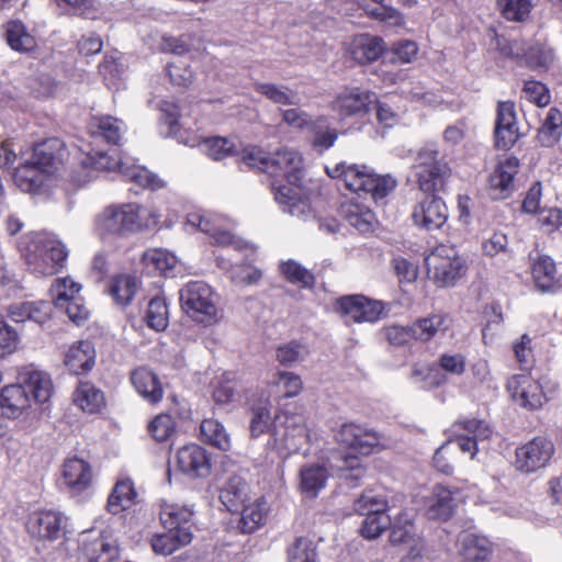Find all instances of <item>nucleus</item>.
<instances>
[{
	"label": "nucleus",
	"mask_w": 562,
	"mask_h": 562,
	"mask_svg": "<svg viewBox=\"0 0 562 562\" xmlns=\"http://www.w3.org/2000/svg\"><path fill=\"white\" fill-rule=\"evenodd\" d=\"M80 543L89 562H112L119 557L116 540L109 536L101 535L90 539V532L86 531L82 533Z\"/></svg>",
	"instance_id": "nucleus-23"
},
{
	"label": "nucleus",
	"mask_w": 562,
	"mask_h": 562,
	"mask_svg": "<svg viewBox=\"0 0 562 562\" xmlns=\"http://www.w3.org/2000/svg\"><path fill=\"white\" fill-rule=\"evenodd\" d=\"M532 276L537 286L546 291H555L560 288L557 279L554 261L548 256H540L532 265Z\"/></svg>",
	"instance_id": "nucleus-38"
},
{
	"label": "nucleus",
	"mask_w": 562,
	"mask_h": 562,
	"mask_svg": "<svg viewBox=\"0 0 562 562\" xmlns=\"http://www.w3.org/2000/svg\"><path fill=\"white\" fill-rule=\"evenodd\" d=\"M4 37L8 45L16 52L25 53L36 47L34 36L20 21H10L4 25Z\"/></svg>",
	"instance_id": "nucleus-42"
},
{
	"label": "nucleus",
	"mask_w": 562,
	"mask_h": 562,
	"mask_svg": "<svg viewBox=\"0 0 562 562\" xmlns=\"http://www.w3.org/2000/svg\"><path fill=\"white\" fill-rule=\"evenodd\" d=\"M120 173L126 180L132 181L142 188L156 190L164 187L162 180H160L157 175L153 173L145 167L131 165L127 161L121 162Z\"/></svg>",
	"instance_id": "nucleus-46"
},
{
	"label": "nucleus",
	"mask_w": 562,
	"mask_h": 562,
	"mask_svg": "<svg viewBox=\"0 0 562 562\" xmlns=\"http://www.w3.org/2000/svg\"><path fill=\"white\" fill-rule=\"evenodd\" d=\"M289 562H316V549L307 538L300 537L289 548Z\"/></svg>",
	"instance_id": "nucleus-62"
},
{
	"label": "nucleus",
	"mask_w": 562,
	"mask_h": 562,
	"mask_svg": "<svg viewBox=\"0 0 562 562\" xmlns=\"http://www.w3.org/2000/svg\"><path fill=\"white\" fill-rule=\"evenodd\" d=\"M335 439L351 452L362 456L372 453L380 443V437L375 431L353 423L344 424L336 432Z\"/></svg>",
	"instance_id": "nucleus-14"
},
{
	"label": "nucleus",
	"mask_w": 562,
	"mask_h": 562,
	"mask_svg": "<svg viewBox=\"0 0 562 562\" xmlns=\"http://www.w3.org/2000/svg\"><path fill=\"white\" fill-rule=\"evenodd\" d=\"M13 179L22 191L36 192L44 186L46 173L32 161H26L15 169Z\"/></svg>",
	"instance_id": "nucleus-41"
},
{
	"label": "nucleus",
	"mask_w": 562,
	"mask_h": 562,
	"mask_svg": "<svg viewBox=\"0 0 562 562\" xmlns=\"http://www.w3.org/2000/svg\"><path fill=\"white\" fill-rule=\"evenodd\" d=\"M341 212L347 222L360 233H368L373 229L375 216L368 206L348 202L342 205Z\"/></svg>",
	"instance_id": "nucleus-40"
},
{
	"label": "nucleus",
	"mask_w": 562,
	"mask_h": 562,
	"mask_svg": "<svg viewBox=\"0 0 562 562\" xmlns=\"http://www.w3.org/2000/svg\"><path fill=\"white\" fill-rule=\"evenodd\" d=\"M19 248L29 269L40 276H53L64 268L68 250L50 233L40 232L24 235Z\"/></svg>",
	"instance_id": "nucleus-3"
},
{
	"label": "nucleus",
	"mask_w": 562,
	"mask_h": 562,
	"mask_svg": "<svg viewBox=\"0 0 562 562\" xmlns=\"http://www.w3.org/2000/svg\"><path fill=\"white\" fill-rule=\"evenodd\" d=\"M124 160L115 159L105 151L89 153L83 164L90 168L100 171H117L120 173V165Z\"/></svg>",
	"instance_id": "nucleus-64"
},
{
	"label": "nucleus",
	"mask_w": 562,
	"mask_h": 562,
	"mask_svg": "<svg viewBox=\"0 0 562 562\" xmlns=\"http://www.w3.org/2000/svg\"><path fill=\"white\" fill-rule=\"evenodd\" d=\"M519 160L507 157L499 161L488 178L490 194L495 200L506 199L514 189V177L518 172Z\"/></svg>",
	"instance_id": "nucleus-20"
},
{
	"label": "nucleus",
	"mask_w": 562,
	"mask_h": 562,
	"mask_svg": "<svg viewBox=\"0 0 562 562\" xmlns=\"http://www.w3.org/2000/svg\"><path fill=\"white\" fill-rule=\"evenodd\" d=\"M142 261L148 272L166 273L177 263L176 257L160 248L148 249L143 254Z\"/></svg>",
	"instance_id": "nucleus-52"
},
{
	"label": "nucleus",
	"mask_w": 562,
	"mask_h": 562,
	"mask_svg": "<svg viewBox=\"0 0 562 562\" xmlns=\"http://www.w3.org/2000/svg\"><path fill=\"white\" fill-rule=\"evenodd\" d=\"M74 402L83 412L93 414L101 409L104 397L102 392L90 382H80L74 393Z\"/></svg>",
	"instance_id": "nucleus-45"
},
{
	"label": "nucleus",
	"mask_w": 562,
	"mask_h": 562,
	"mask_svg": "<svg viewBox=\"0 0 562 562\" xmlns=\"http://www.w3.org/2000/svg\"><path fill=\"white\" fill-rule=\"evenodd\" d=\"M65 292L58 294L57 308L65 311L68 317L77 325L85 322L89 315V311L86 305L81 302V299L77 296L74 300L66 301Z\"/></svg>",
	"instance_id": "nucleus-63"
},
{
	"label": "nucleus",
	"mask_w": 562,
	"mask_h": 562,
	"mask_svg": "<svg viewBox=\"0 0 562 562\" xmlns=\"http://www.w3.org/2000/svg\"><path fill=\"white\" fill-rule=\"evenodd\" d=\"M220 268L227 270L229 278L236 284L250 285L258 282L262 273L260 270L248 265H229L224 258H216Z\"/></svg>",
	"instance_id": "nucleus-50"
},
{
	"label": "nucleus",
	"mask_w": 562,
	"mask_h": 562,
	"mask_svg": "<svg viewBox=\"0 0 562 562\" xmlns=\"http://www.w3.org/2000/svg\"><path fill=\"white\" fill-rule=\"evenodd\" d=\"M63 144L57 138L36 144L33 148L32 162L45 173H49L61 159L59 153Z\"/></svg>",
	"instance_id": "nucleus-36"
},
{
	"label": "nucleus",
	"mask_w": 562,
	"mask_h": 562,
	"mask_svg": "<svg viewBox=\"0 0 562 562\" xmlns=\"http://www.w3.org/2000/svg\"><path fill=\"white\" fill-rule=\"evenodd\" d=\"M524 56L522 65L535 70L548 69L554 59L553 50L540 45L528 46Z\"/></svg>",
	"instance_id": "nucleus-59"
},
{
	"label": "nucleus",
	"mask_w": 562,
	"mask_h": 562,
	"mask_svg": "<svg viewBox=\"0 0 562 562\" xmlns=\"http://www.w3.org/2000/svg\"><path fill=\"white\" fill-rule=\"evenodd\" d=\"M158 224V216L137 203L111 204L95 217L94 228L103 240L128 237L150 229Z\"/></svg>",
	"instance_id": "nucleus-2"
},
{
	"label": "nucleus",
	"mask_w": 562,
	"mask_h": 562,
	"mask_svg": "<svg viewBox=\"0 0 562 562\" xmlns=\"http://www.w3.org/2000/svg\"><path fill=\"white\" fill-rule=\"evenodd\" d=\"M429 278L439 288H448L465 273V261L453 247L437 246L425 259Z\"/></svg>",
	"instance_id": "nucleus-7"
},
{
	"label": "nucleus",
	"mask_w": 562,
	"mask_h": 562,
	"mask_svg": "<svg viewBox=\"0 0 562 562\" xmlns=\"http://www.w3.org/2000/svg\"><path fill=\"white\" fill-rule=\"evenodd\" d=\"M131 382L139 395L150 403L162 398V387L156 374L147 368H137L131 374Z\"/></svg>",
	"instance_id": "nucleus-32"
},
{
	"label": "nucleus",
	"mask_w": 562,
	"mask_h": 562,
	"mask_svg": "<svg viewBox=\"0 0 562 562\" xmlns=\"http://www.w3.org/2000/svg\"><path fill=\"white\" fill-rule=\"evenodd\" d=\"M95 358L93 346L88 340H81L72 345L65 357V364L75 374H81L91 370Z\"/></svg>",
	"instance_id": "nucleus-33"
},
{
	"label": "nucleus",
	"mask_w": 562,
	"mask_h": 562,
	"mask_svg": "<svg viewBox=\"0 0 562 562\" xmlns=\"http://www.w3.org/2000/svg\"><path fill=\"white\" fill-rule=\"evenodd\" d=\"M562 136V112L551 108L538 131V142L544 147L555 145Z\"/></svg>",
	"instance_id": "nucleus-44"
},
{
	"label": "nucleus",
	"mask_w": 562,
	"mask_h": 562,
	"mask_svg": "<svg viewBox=\"0 0 562 562\" xmlns=\"http://www.w3.org/2000/svg\"><path fill=\"white\" fill-rule=\"evenodd\" d=\"M265 502L246 503L240 507V529L243 532L250 533L255 531L263 521L266 509Z\"/></svg>",
	"instance_id": "nucleus-55"
},
{
	"label": "nucleus",
	"mask_w": 562,
	"mask_h": 562,
	"mask_svg": "<svg viewBox=\"0 0 562 562\" xmlns=\"http://www.w3.org/2000/svg\"><path fill=\"white\" fill-rule=\"evenodd\" d=\"M497 5L508 21H525L532 8L531 0H497Z\"/></svg>",
	"instance_id": "nucleus-60"
},
{
	"label": "nucleus",
	"mask_w": 562,
	"mask_h": 562,
	"mask_svg": "<svg viewBox=\"0 0 562 562\" xmlns=\"http://www.w3.org/2000/svg\"><path fill=\"white\" fill-rule=\"evenodd\" d=\"M416 535L412 518L402 513L391 528L389 540L393 546L407 544Z\"/></svg>",
	"instance_id": "nucleus-57"
},
{
	"label": "nucleus",
	"mask_w": 562,
	"mask_h": 562,
	"mask_svg": "<svg viewBox=\"0 0 562 562\" xmlns=\"http://www.w3.org/2000/svg\"><path fill=\"white\" fill-rule=\"evenodd\" d=\"M66 518L56 510H37L31 514L27 530L40 539H58L65 527Z\"/></svg>",
	"instance_id": "nucleus-18"
},
{
	"label": "nucleus",
	"mask_w": 562,
	"mask_h": 562,
	"mask_svg": "<svg viewBox=\"0 0 562 562\" xmlns=\"http://www.w3.org/2000/svg\"><path fill=\"white\" fill-rule=\"evenodd\" d=\"M192 537V532L186 528L180 530L167 529L166 532L153 537L151 548L157 554L169 555L180 547L189 544Z\"/></svg>",
	"instance_id": "nucleus-35"
},
{
	"label": "nucleus",
	"mask_w": 562,
	"mask_h": 562,
	"mask_svg": "<svg viewBox=\"0 0 562 562\" xmlns=\"http://www.w3.org/2000/svg\"><path fill=\"white\" fill-rule=\"evenodd\" d=\"M53 394L50 376L41 370L25 369L19 376V383L4 386L0 392V408L10 419L25 415L32 402L46 403Z\"/></svg>",
	"instance_id": "nucleus-1"
},
{
	"label": "nucleus",
	"mask_w": 562,
	"mask_h": 562,
	"mask_svg": "<svg viewBox=\"0 0 562 562\" xmlns=\"http://www.w3.org/2000/svg\"><path fill=\"white\" fill-rule=\"evenodd\" d=\"M193 510L177 504H164L160 509V521L166 529L180 530L186 528L192 532L191 518Z\"/></svg>",
	"instance_id": "nucleus-37"
},
{
	"label": "nucleus",
	"mask_w": 562,
	"mask_h": 562,
	"mask_svg": "<svg viewBox=\"0 0 562 562\" xmlns=\"http://www.w3.org/2000/svg\"><path fill=\"white\" fill-rule=\"evenodd\" d=\"M447 316L443 314H431L416 319L411 324L412 336L414 340L429 341L439 330L446 329Z\"/></svg>",
	"instance_id": "nucleus-43"
},
{
	"label": "nucleus",
	"mask_w": 562,
	"mask_h": 562,
	"mask_svg": "<svg viewBox=\"0 0 562 562\" xmlns=\"http://www.w3.org/2000/svg\"><path fill=\"white\" fill-rule=\"evenodd\" d=\"M188 224L198 227L201 232L209 235L218 246H233L239 250L245 247V243L236 238L228 231L223 229L217 220L200 213H191L188 216Z\"/></svg>",
	"instance_id": "nucleus-22"
},
{
	"label": "nucleus",
	"mask_w": 562,
	"mask_h": 562,
	"mask_svg": "<svg viewBox=\"0 0 562 562\" xmlns=\"http://www.w3.org/2000/svg\"><path fill=\"white\" fill-rule=\"evenodd\" d=\"M312 135V144L318 151H324L331 147L337 139V133L334 128L328 126L327 121L324 117L315 120L311 128L308 130Z\"/></svg>",
	"instance_id": "nucleus-56"
},
{
	"label": "nucleus",
	"mask_w": 562,
	"mask_h": 562,
	"mask_svg": "<svg viewBox=\"0 0 562 562\" xmlns=\"http://www.w3.org/2000/svg\"><path fill=\"white\" fill-rule=\"evenodd\" d=\"M9 317L15 323L26 321L45 324L52 316V305L47 302H19L8 307Z\"/></svg>",
	"instance_id": "nucleus-27"
},
{
	"label": "nucleus",
	"mask_w": 562,
	"mask_h": 562,
	"mask_svg": "<svg viewBox=\"0 0 562 562\" xmlns=\"http://www.w3.org/2000/svg\"><path fill=\"white\" fill-rule=\"evenodd\" d=\"M267 173L273 178H283L288 187L302 184L303 180V158L299 151L291 148H281L277 150L267 162ZM280 184L278 181H276Z\"/></svg>",
	"instance_id": "nucleus-13"
},
{
	"label": "nucleus",
	"mask_w": 562,
	"mask_h": 562,
	"mask_svg": "<svg viewBox=\"0 0 562 562\" xmlns=\"http://www.w3.org/2000/svg\"><path fill=\"white\" fill-rule=\"evenodd\" d=\"M280 273L290 283L303 289H311L315 283L314 274L300 262L289 259L279 266Z\"/></svg>",
	"instance_id": "nucleus-49"
},
{
	"label": "nucleus",
	"mask_w": 562,
	"mask_h": 562,
	"mask_svg": "<svg viewBox=\"0 0 562 562\" xmlns=\"http://www.w3.org/2000/svg\"><path fill=\"white\" fill-rule=\"evenodd\" d=\"M177 468L192 479L206 477L211 473V457L203 447L188 445L177 452Z\"/></svg>",
	"instance_id": "nucleus-17"
},
{
	"label": "nucleus",
	"mask_w": 562,
	"mask_h": 562,
	"mask_svg": "<svg viewBox=\"0 0 562 562\" xmlns=\"http://www.w3.org/2000/svg\"><path fill=\"white\" fill-rule=\"evenodd\" d=\"M459 541L460 553L468 562H485L492 554V544L485 537L463 532Z\"/></svg>",
	"instance_id": "nucleus-34"
},
{
	"label": "nucleus",
	"mask_w": 562,
	"mask_h": 562,
	"mask_svg": "<svg viewBox=\"0 0 562 562\" xmlns=\"http://www.w3.org/2000/svg\"><path fill=\"white\" fill-rule=\"evenodd\" d=\"M507 389L519 405L530 411L540 408L547 401L541 384L528 374H517L510 378Z\"/></svg>",
	"instance_id": "nucleus-15"
},
{
	"label": "nucleus",
	"mask_w": 562,
	"mask_h": 562,
	"mask_svg": "<svg viewBox=\"0 0 562 562\" xmlns=\"http://www.w3.org/2000/svg\"><path fill=\"white\" fill-rule=\"evenodd\" d=\"M373 103H375V95L373 93L356 89L340 94L334 101L333 109L341 117H348L368 112Z\"/></svg>",
	"instance_id": "nucleus-24"
},
{
	"label": "nucleus",
	"mask_w": 562,
	"mask_h": 562,
	"mask_svg": "<svg viewBox=\"0 0 562 562\" xmlns=\"http://www.w3.org/2000/svg\"><path fill=\"white\" fill-rule=\"evenodd\" d=\"M201 435L205 441L221 450H228L231 447L228 434L224 426L216 419H204L201 423Z\"/></svg>",
	"instance_id": "nucleus-53"
},
{
	"label": "nucleus",
	"mask_w": 562,
	"mask_h": 562,
	"mask_svg": "<svg viewBox=\"0 0 562 562\" xmlns=\"http://www.w3.org/2000/svg\"><path fill=\"white\" fill-rule=\"evenodd\" d=\"M326 171L329 177L340 179L349 191L369 194L374 201L383 200L396 188L395 179L378 175L366 165L339 162Z\"/></svg>",
	"instance_id": "nucleus-4"
},
{
	"label": "nucleus",
	"mask_w": 562,
	"mask_h": 562,
	"mask_svg": "<svg viewBox=\"0 0 562 562\" xmlns=\"http://www.w3.org/2000/svg\"><path fill=\"white\" fill-rule=\"evenodd\" d=\"M416 177L424 192L438 190L450 175V167L439 159V151L435 145L424 146L417 155Z\"/></svg>",
	"instance_id": "nucleus-9"
},
{
	"label": "nucleus",
	"mask_w": 562,
	"mask_h": 562,
	"mask_svg": "<svg viewBox=\"0 0 562 562\" xmlns=\"http://www.w3.org/2000/svg\"><path fill=\"white\" fill-rule=\"evenodd\" d=\"M248 492L249 487L246 481L239 475H232L220 490V499L228 512H239L248 501Z\"/></svg>",
	"instance_id": "nucleus-29"
},
{
	"label": "nucleus",
	"mask_w": 562,
	"mask_h": 562,
	"mask_svg": "<svg viewBox=\"0 0 562 562\" xmlns=\"http://www.w3.org/2000/svg\"><path fill=\"white\" fill-rule=\"evenodd\" d=\"M202 150L214 160H222L233 151L234 144L225 137H209L201 143Z\"/></svg>",
	"instance_id": "nucleus-61"
},
{
	"label": "nucleus",
	"mask_w": 562,
	"mask_h": 562,
	"mask_svg": "<svg viewBox=\"0 0 562 562\" xmlns=\"http://www.w3.org/2000/svg\"><path fill=\"white\" fill-rule=\"evenodd\" d=\"M63 475L66 485L74 493L88 488L91 485L93 476L89 462L77 457L69 458L65 461Z\"/></svg>",
	"instance_id": "nucleus-26"
},
{
	"label": "nucleus",
	"mask_w": 562,
	"mask_h": 562,
	"mask_svg": "<svg viewBox=\"0 0 562 562\" xmlns=\"http://www.w3.org/2000/svg\"><path fill=\"white\" fill-rule=\"evenodd\" d=\"M254 89L276 104L295 105L299 103L297 93L286 86L271 82H255Z\"/></svg>",
	"instance_id": "nucleus-47"
},
{
	"label": "nucleus",
	"mask_w": 562,
	"mask_h": 562,
	"mask_svg": "<svg viewBox=\"0 0 562 562\" xmlns=\"http://www.w3.org/2000/svg\"><path fill=\"white\" fill-rule=\"evenodd\" d=\"M89 132L95 139H104L109 144L117 145L125 132L123 121L111 116H93L89 123Z\"/></svg>",
	"instance_id": "nucleus-30"
},
{
	"label": "nucleus",
	"mask_w": 562,
	"mask_h": 562,
	"mask_svg": "<svg viewBox=\"0 0 562 562\" xmlns=\"http://www.w3.org/2000/svg\"><path fill=\"white\" fill-rule=\"evenodd\" d=\"M138 290V281L131 274H122L112 279L110 293L116 303L127 305Z\"/></svg>",
	"instance_id": "nucleus-51"
},
{
	"label": "nucleus",
	"mask_w": 562,
	"mask_h": 562,
	"mask_svg": "<svg viewBox=\"0 0 562 562\" xmlns=\"http://www.w3.org/2000/svg\"><path fill=\"white\" fill-rule=\"evenodd\" d=\"M168 306L164 297L156 296L148 303L145 322L156 331H161L168 326Z\"/></svg>",
	"instance_id": "nucleus-54"
},
{
	"label": "nucleus",
	"mask_w": 562,
	"mask_h": 562,
	"mask_svg": "<svg viewBox=\"0 0 562 562\" xmlns=\"http://www.w3.org/2000/svg\"><path fill=\"white\" fill-rule=\"evenodd\" d=\"M554 453V445L546 437H536L516 449V469L524 473H533L543 469Z\"/></svg>",
	"instance_id": "nucleus-12"
},
{
	"label": "nucleus",
	"mask_w": 562,
	"mask_h": 562,
	"mask_svg": "<svg viewBox=\"0 0 562 562\" xmlns=\"http://www.w3.org/2000/svg\"><path fill=\"white\" fill-rule=\"evenodd\" d=\"M337 312L346 323H374L385 312L386 304L382 301L370 300L363 295H346L336 301Z\"/></svg>",
	"instance_id": "nucleus-10"
},
{
	"label": "nucleus",
	"mask_w": 562,
	"mask_h": 562,
	"mask_svg": "<svg viewBox=\"0 0 562 562\" xmlns=\"http://www.w3.org/2000/svg\"><path fill=\"white\" fill-rule=\"evenodd\" d=\"M182 310L193 321L203 325L216 324L221 318L218 296L203 281H190L180 290Z\"/></svg>",
	"instance_id": "nucleus-5"
},
{
	"label": "nucleus",
	"mask_w": 562,
	"mask_h": 562,
	"mask_svg": "<svg viewBox=\"0 0 562 562\" xmlns=\"http://www.w3.org/2000/svg\"><path fill=\"white\" fill-rule=\"evenodd\" d=\"M518 138L515 105L513 102H499L495 125V145L501 149L513 146Z\"/></svg>",
	"instance_id": "nucleus-19"
},
{
	"label": "nucleus",
	"mask_w": 562,
	"mask_h": 562,
	"mask_svg": "<svg viewBox=\"0 0 562 562\" xmlns=\"http://www.w3.org/2000/svg\"><path fill=\"white\" fill-rule=\"evenodd\" d=\"M456 506L454 493L437 485L427 502L426 515L429 519L446 521L453 515Z\"/></svg>",
	"instance_id": "nucleus-28"
},
{
	"label": "nucleus",
	"mask_w": 562,
	"mask_h": 562,
	"mask_svg": "<svg viewBox=\"0 0 562 562\" xmlns=\"http://www.w3.org/2000/svg\"><path fill=\"white\" fill-rule=\"evenodd\" d=\"M271 408L272 404L268 397L260 398L258 403L251 405L249 430L252 438L259 437L267 431L271 434V428L273 427Z\"/></svg>",
	"instance_id": "nucleus-39"
},
{
	"label": "nucleus",
	"mask_w": 562,
	"mask_h": 562,
	"mask_svg": "<svg viewBox=\"0 0 562 562\" xmlns=\"http://www.w3.org/2000/svg\"><path fill=\"white\" fill-rule=\"evenodd\" d=\"M308 350L306 346L293 340L279 346L276 350L277 360L285 367H292L306 359Z\"/></svg>",
	"instance_id": "nucleus-58"
},
{
	"label": "nucleus",
	"mask_w": 562,
	"mask_h": 562,
	"mask_svg": "<svg viewBox=\"0 0 562 562\" xmlns=\"http://www.w3.org/2000/svg\"><path fill=\"white\" fill-rule=\"evenodd\" d=\"M302 184L288 187L272 182L271 187L276 201L283 206V211L292 216L307 218L312 211L308 202L303 199Z\"/></svg>",
	"instance_id": "nucleus-21"
},
{
	"label": "nucleus",
	"mask_w": 562,
	"mask_h": 562,
	"mask_svg": "<svg viewBox=\"0 0 562 562\" xmlns=\"http://www.w3.org/2000/svg\"><path fill=\"white\" fill-rule=\"evenodd\" d=\"M328 477L329 472L325 465L306 463L299 472V490L304 496L314 498L325 488Z\"/></svg>",
	"instance_id": "nucleus-25"
},
{
	"label": "nucleus",
	"mask_w": 562,
	"mask_h": 562,
	"mask_svg": "<svg viewBox=\"0 0 562 562\" xmlns=\"http://www.w3.org/2000/svg\"><path fill=\"white\" fill-rule=\"evenodd\" d=\"M353 507L358 514L366 516L360 532L367 539L380 537L391 525V517L386 514V499L373 491L363 492Z\"/></svg>",
	"instance_id": "nucleus-8"
},
{
	"label": "nucleus",
	"mask_w": 562,
	"mask_h": 562,
	"mask_svg": "<svg viewBox=\"0 0 562 562\" xmlns=\"http://www.w3.org/2000/svg\"><path fill=\"white\" fill-rule=\"evenodd\" d=\"M453 428L456 432H460L456 436L453 440H449L446 445H449L450 451L453 448H457L462 453H468L470 459H474L479 451V443L483 442L493 434L490 425L482 419H462L458 420L453 424Z\"/></svg>",
	"instance_id": "nucleus-11"
},
{
	"label": "nucleus",
	"mask_w": 562,
	"mask_h": 562,
	"mask_svg": "<svg viewBox=\"0 0 562 562\" xmlns=\"http://www.w3.org/2000/svg\"><path fill=\"white\" fill-rule=\"evenodd\" d=\"M414 224L427 231L438 229L448 220V207L441 198L427 195L413 210Z\"/></svg>",
	"instance_id": "nucleus-16"
},
{
	"label": "nucleus",
	"mask_w": 562,
	"mask_h": 562,
	"mask_svg": "<svg viewBox=\"0 0 562 562\" xmlns=\"http://www.w3.org/2000/svg\"><path fill=\"white\" fill-rule=\"evenodd\" d=\"M136 496L133 482L130 479L119 481L108 498V510L119 514L128 508Z\"/></svg>",
	"instance_id": "nucleus-48"
},
{
	"label": "nucleus",
	"mask_w": 562,
	"mask_h": 562,
	"mask_svg": "<svg viewBox=\"0 0 562 562\" xmlns=\"http://www.w3.org/2000/svg\"><path fill=\"white\" fill-rule=\"evenodd\" d=\"M384 49L383 41L369 34L356 36L349 45V54L359 64L376 60Z\"/></svg>",
	"instance_id": "nucleus-31"
},
{
	"label": "nucleus",
	"mask_w": 562,
	"mask_h": 562,
	"mask_svg": "<svg viewBox=\"0 0 562 562\" xmlns=\"http://www.w3.org/2000/svg\"><path fill=\"white\" fill-rule=\"evenodd\" d=\"M272 441H269L280 452L294 453L310 441L306 418L302 414L281 412L273 417L271 428Z\"/></svg>",
	"instance_id": "nucleus-6"
}]
</instances>
